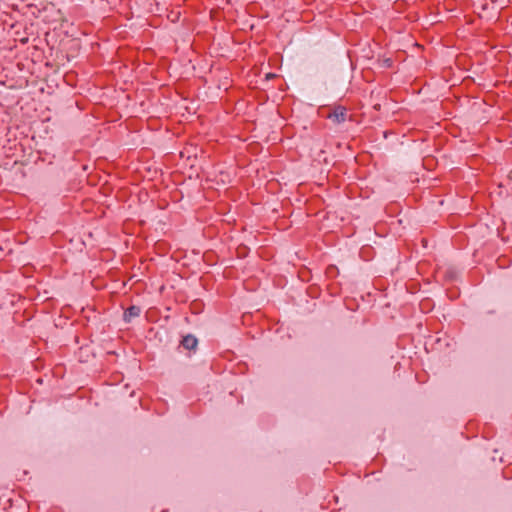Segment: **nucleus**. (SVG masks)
Segmentation results:
<instances>
[{
	"label": "nucleus",
	"mask_w": 512,
	"mask_h": 512,
	"mask_svg": "<svg viewBox=\"0 0 512 512\" xmlns=\"http://www.w3.org/2000/svg\"><path fill=\"white\" fill-rule=\"evenodd\" d=\"M346 109L344 107H337L328 114V118L334 123L340 124L346 119Z\"/></svg>",
	"instance_id": "1"
},
{
	"label": "nucleus",
	"mask_w": 512,
	"mask_h": 512,
	"mask_svg": "<svg viewBox=\"0 0 512 512\" xmlns=\"http://www.w3.org/2000/svg\"><path fill=\"white\" fill-rule=\"evenodd\" d=\"M139 314H140V308L137 306H131L125 311L124 319H125V321L129 322L132 318L139 316Z\"/></svg>",
	"instance_id": "2"
},
{
	"label": "nucleus",
	"mask_w": 512,
	"mask_h": 512,
	"mask_svg": "<svg viewBox=\"0 0 512 512\" xmlns=\"http://www.w3.org/2000/svg\"><path fill=\"white\" fill-rule=\"evenodd\" d=\"M197 343V339L192 335H187L182 340V345L188 350L194 349Z\"/></svg>",
	"instance_id": "3"
},
{
	"label": "nucleus",
	"mask_w": 512,
	"mask_h": 512,
	"mask_svg": "<svg viewBox=\"0 0 512 512\" xmlns=\"http://www.w3.org/2000/svg\"><path fill=\"white\" fill-rule=\"evenodd\" d=\"M274 77H275V74H272V73H269V74L266 75L267 79H272Z\"/></svg>",
	"instance_id": "4"
}]
</instances>
